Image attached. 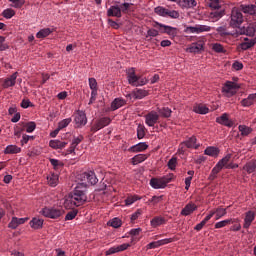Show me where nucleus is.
I'll return each mask as SVG.
<instances>
[{
	"label": "nucleus",
	"mask_w": 256,
	"mask_h": 256,
	"mask_svg": "<svg viewBox=\"0 0 256 256\" xmlns=\"http://www.w3.org/2000/svg\"><path fill=\"white\" fill-rule=\"evenodd\" d=\"M78 182L74 191L70 192L64 200L65 209H74L75 207H81L87 202V183L90 185H97L99 179L95 175V172L89 171L77 175Z\"/></svg>",
	"instance_id": "nucleus-1"
},
{
	"label": "nucleus",
	"mask_w": 256,
	"mask_h": 256,
	"mask_svg": "<svg viewBox=\"0 0 256 256\" xmlns=\"http://www.w3.org/2000/svg\"><path fill=\"white\" fill-rule=\"evenodd\" d=\"M173 177H175V175L168 174L161 178H151L150 186L153 189H165L167 187V184L173 181Z\"/></svg>",
	"instance_id": "nucleus-2"
},
{
	"label": "nucleus",
	"mask_w": 256,
	"mask_h": 256,
	"mask_svg": "<svg viewBox=\"0 0 256 256\" xmlns=\"http://www.w3.org/2000/svg\"><path fill=\"white\" fill-rule=\"evenodd\" d=\"M152 27H154V29H158L159 33L161 34L169 35L170 39H175V36L178 33L177 28L159 23L157 21L152 23Z\"/></svg>",
	"instance_id": "nucleus-3"
},
{
	"label": "nucleus",
	"mask_w": 256,
	"mask_h": 256,
	"mask_svg": "<svg viewBox=\"0 0 256 256\" xmlns=\"http://www.w3.org/2000/svg\"><path fill=\"white\" fill-rule=\"evenodd\" d=\"M63 213H65V211L55 207H44L40 211V215H43V217H47L48 219H59V217L63 216Z\"/></svg>",
	"instance_id": "nucleus-4"
},
{
	"label": "nucleus",
	"mask_w": 256,
	"mask_h": 256,
	"mask_svg": "<svg viewBox=\"0 0 256 256\" xmlns=\"http://www.w3.org/2000/svg\"><path fill=\"white\" fill-rule=\"evenodd\" d=\"M245 18L239 8H233L230 16V27H241Z\"/></svg>",
	"instance_id": "nucleus-5"
},
{
	"label": "nucleus",
	"mask_w": 256,
	"mask_h": 256,
	"mask_svg": "<svg viewBox=\"0 0 256 256\" xmlns=\"http://www.w3.org/2000/svg\"><path fill=\"white\" fill-rule=\"evenodd\" d=\"M109 125H111V119L109 117H101L92 125L91 131L92 133H97V131H101V129H105Z\"/></svg>",
	"instance_id": "nucleus-6"
},
{
	"label": "nucleus",
	"mask_w": 256,
	"mask_h": 256,
	"mask_svg": "<svg viewBox=\"0 0 256 256\" xmlns=\"http://www.w3.org/2000/svg\"><path fill=\"white\" fill-rule=\"evenodd\" d=\"M237 89H239V84L232 81H227L222 88V91L226 94V97H233V95L237 93Z\"/></svg>",
	"instance_id": "nucleus-7"
},
{
	"label": "nucleus",
	"mask_w": 256,
	"mask_h": 256,
	"mask_svg": "<svg viewBox=\"0 0 256 256\" xmlns=\"http://www.w3.org/2000/svg\"><path fill=\"white\" fill-rule=\"evenodd\" d=\"M185 147H186L187 149H197L198 147H201V145H200V144H197V137L192 136V137H190L188 140H186V141H184V142H182V143L180 144V149H181V151H185V150H184Z\"/></svg>",
	"instance_id": "nucleus-8"
},
{
	"label": "nucleus",
	"mask_w": 256,
	"mask_h": 256,
	"mask_svg": "<svg viewBox=\"0 0 256 256\" xmlns=\"http://www.w3.org/2000/svg\"><path fill=\"white\" fill-rule=\"evenodd\" d=\"M145 123L148 127H155L159 123V114L156 111H151L145 115Z\"/></svg>",
	"instance_id": "nucleus-9"
},
{
	"label": "nucleus",
	"mask_w": 256,
	"mask_h": 256,
	"mask_svg": "<svg viewBox=\"0 0 256 256\" xmlns=\"http://www.w3.org/2000/svg\"><path fill=\"white\" fill-rule=\"evenodd\" d=\"M256 45V37H244L242 43H240L239 47L242 51H248V49H253Z\"/></svg>",
	"instance_id": "nucleus-10"
},
{
	"label": "nucleus",
	"mask_w": 256,
	"mask_h": 256,
	"mask_svg": "<svg viewBox=\"0 0 256 256\" xmlns=\"http://www.w3.org/2000/svg\"><path fill=\"white\" fill-rule=\"evenodd\" d=\"M211 31V27L207 25H196L186 27V33H205Z\"/></svg>",
	"instance_id": "nucleus-11"
},
{
	"label": "nucleus",
	"mask_w": 256,
	"mask_h": 256,
	"mask_svg": "<svg viewBox=\"0 0 256 256\" xmlns=\"http://www.w3.org/2000/svg\"><path fill=\"white\" fill-rule=\"evenodd\" d=\"M255 217L256 212L253 210H249L248 212L245 213L243 224L244 229H249V227H251V224L255 221Z\"/></svg>",
	"instance_id": "nucleus-12"
},
{
	"label": "nucleus",
	"mask_w": 256,
	"mask_h": 256,
	"mask_svg": "<svg viewBox=\"0 0 256 256\" xmlns=\"http://www.w3.org/2000/svg\"><path fill=\"white\" fill-rule=\"evenodd\" d=\"M76 127H83L87 125V115L83 111H78L74 118Z\"/></svg>",
	"instance_id": "nucleus-13"
},
{
	"label": "nucleus",
	"mask_w": 256,
	"mask_h": 256,
	"mask_svg": "<svg viewBox=\"0 0 256 256\" xmlns=\"http://www.w3.org/2000/svg\"><path fill=\"white\" fill-rule=\"evenodd\" d=\"M237 33L239 35H247V37H255V28L254 24H249L247 27L238 28Z\"/></svg>",
	"instance_id": "nucleus-14"
},
{
	"label": "nucleus",
	"mask_w": 256,
	"mask_h": 256,
	"mask_svg": "<svg viewBox=\"0 0 256 256\" xmlns=\"http://www.w3.org/2000/svg\"><path fill=\"white\" fill-rule=\"evenodd\" d=\"M176 3L181 9H195L197 7V0H177Z\"/></svg>",
	"instance_id": "nucleus-15"
},
{
	"label": "nucleus",
	"mask_w": 256,
	"mask_h": 256,
	"mask_svg": "<svg viewBox=\"0 0 256 256\" xmlns=\"http://www.w3.org/2000/svg\"><path fill=\"white\" fill-rule=\"evenodd\" d=\"M129 247H131V245L127 243L119 246H113L106 251V255H115V253H121V251H126V249H129Z\"/></svg>",
	"instance_id": "nucleus-16"
},
{
	"label": "nucleus",
	"mask_w": 256,
	"mask_h": 256,
	"mask_svg": "<svg viewBox=\"0 0 256 256\" xmlns=\"http://www.w3.org/2000/svg\"><path fill=\"white\" fill-rule=\"evenodd\" d=\"M127 80L129 85L136 87L137 81H139V76L135 74V68H130L127 71Z\"/></svg>",
	"instance_id": "nucleus-17"
},
{
	"label": "nucleus",
	"mask_w": 256,
	"mask_h": 256,
	"mask_svg": "<svg viewBox=\"0 0 256 256\" xmlns=\"http://www.w3.org/2000/svg\"><path fill=\"white\" fill-rule=\"evenodd\" d=\"M147 149H149L147 142H140L130 147L128 151H130V153H141L143 151H147Z\"/></svg>",
	"instance_id": "nucleus-18"
},
{
	"label": "nucleus",
	"mask_w": 256,
	"mask_h": 256,
	"mask_svg": "<svg viewBox=\"0 0 256 256\" xmlns=\"http://www.w3.org/2000/svg\"><path fill=\"white\" fill-rule=\"evenodd\" d=\"M216 123L224 125L225 127H233V121L229 119V114L227 113H224L220 117H217Z\"/></svg>",
	"instance_id": "nucleus-19"
},
{
	"label": "nucleus",
	"mask_w": 256,
	"mask_h": 256,
	"mask_svg": "<svg viewBox=\"0 0 256 256\" xmlns=\"http://www.w3.org/2000/svg\"><path fill=\"white\" fill-rule=\"evenodd\" d=\"M17 75L18 73H13L10 77L6 78L3 82V88L9 89V87H15V84L17 83Z\"/></svg>",
	"instance_id": "nucleus-20"
},
{
	"label": "nucleus",
	"mask_w": 256,
	"mask_h": 256,
	"mask_svg": "<svg viewBox=\"0 0 256 256\" xmlns=\"http://www.w3.org/2000/svg\"><path fill=\"white\" fill-rule=\"evenodd\" d=\"M238 9L241 11V13H245L246 15L256 16V6L254 4H250V5L242 4Z\"/></svg>",
	"instance_id": "nucleus-21"
},
{
	"label": "nucleus",
	"mask_w": 256,
	"mask_h": 256,
	"mask_svg": "<svg viewBox=\"0 0 256 256\" xmlns=\"http://www.w3.org/2000/svg\"><path fill=\"white\" fill-rule=\"evenodd\" d=\"M256 103V93L249 94L247 98L241 100L240 105L242 107H251V105H255Z\"/></svg>",
	"instance_id": "nucleus-22"
},
{
	"label": "nucleus",
	"mask_w": 256,
	"mask_h": 256,
	"mask_svg": "<svg viewBox=\"0 0 256 256\" xmlns=\"http://www.w3.org/2000/svg\"><path fill=\"white\" fill-rule=\"evenodd\" d=\"M83 139H84L83 135L74 137L69 149L67 150V154L71 155V153H75V149L77 148V145H79L81 141H83Z\"/></svg>",
	"instance_id": "nucleus-23"
},
{
	"label": "nucleus",
	"mask_w": 256,
	"mask_h": 256,
	"mask_svg": "<svg viewBox=\"0 0 256 256\" xmlns=\"http://www.w3.org/2000/svg\"><path fill=\"white\" fill-rule=\"evenodd\" d=\"M166 223L167 220L162 216H156L150 221V225L153 229H157V227H161V225H165Z\"/></svg>",
	"instance_id": "nucleus-24"
},
{
	"label": "nucleus",
	"mask_w": 256,
	"mask_h": 256,
	"mask_svg": "<svg viewBox=\"0 0 256 256\" xmlns=\"http://www.w3.org/2000/svg\"><path fill=\"white\" fill-rule=\"evenodd\" d=\"M197 209V205H195L194 203H188L181 211V215H183L184 217H187L188 215H191V213H193V211H196Z\"/></svg>",
	"instance_id": "nucleus-25"
},
{
	"label": "nucleus",
	"mask_w": 256,
	"mask_h": 256,
	"mask_svg": "<svg viewBox=\"0 0 256 256\" xmlns=\"http://www.w3.org/2000/svg\"><path fill=\"white\" fill-rule=\"evenodd\" d=\"M223 15H225V10L218 8L216 10H212V12L210 13V19H212L213 21H219V19H221Z\"/></svg>",
	"instance_id": "nucleus-26"
},
{
	"label": "nucleus",
	"mask_w": 256,
	"mask_h": 256,
	"mask_svg": "<svg viewBox=\"0 0 256 256\" xmlns=\"http://www.w3.org/2000/svg\"><path fill=\"white\" fill-rule=\"evenodd\" d=\"M67 144V142L61 140H51L49 142V146L52 149H65V147H67Z\"/></svg>",
	"instance_id": "nucleus-27"
},
{
	"label": "nucleus",
	"mask_w": 256,
	"mask_h": 256,
	"mask_svg": "<svg viewBox=\"0 0 256 256\" xmlns=\"http://www.w3.org/2000/svg\"><path fill=\"white\" fill-rule=\"evenodd\" d=\"M193 111L199 115H207V113H209V108L205 106V104H196L193 107Z\"/></svg>",
	"instance_id": "nucleus-28"
},
{
	"label": "nucleus",
	"mask_w": 256,
	"mask_h": 256,
	"mask_svg": "<svg viewBox=\"0 0 256 256\" xmlns=\"http://www.w3.org/2000/svg\"><path fill=\"white\" fill-rule=\"evenodd\" d=\"M230 223H239V219H226L215 224V229H223V227H227Z\"/></svg>",
	"instance_id": "nucleus-29"
},
{
	"label": "nucleus",
	"mask_w": 256,
	"mask_h": 256,
	"mask_svg": "<svg viewBox=\"0 0 256 256\" xmlns=\"http://www.w3.org/2000/svg\"><path fill=\"white\" fill-rule=\"evenodd\" d=\"M125 103V99L123 98L114 99L111 103V111H117V109H121Z\"/></svg>",
	"instance_id": "nucleus-30"
},
{
	"label": "nucleus",
	"mask_w": 256,
	"mask_h": 256,
	"mask_svg": "<svg viewBox=\"0 0 256 256\" xmlns=\"http://www.w3.org/2000/svg\"><path fill=\"white\" fill-rule=\"evenodd\" d=\"M5 155H17L21 153V148L17 145H8L4 150Z\"/></svg>",
	"instance_id": "nucleus-31"
},
{
	"label": "nucleus",
	"mask_w": 256,
	"mask_h": 256,
	"mask_svg": "<svg viewBox=\"0 0 256 256\" xmlns=\"http://www.w3.org/2000/svg\"><path fill=\"white\" fill-rule=\"evenodd\" d=\"M108 17H121V8L119 6H111L107 11Z\"/></svg>",
	"instance_id": "nucleus-32"
},
{
	"label": "nucleus",
	"mask_w": 256,
	"mask_h": 256,
	"mask_svg": "<svg viewBox=\"0 0 256 256\" xmlns=\"http://www.w3.org/2000/svg\"><path fill=\"white\" fill-rule=\"evenodd\" d=\"M148 157H149V155H147V154L135 155L131 159V163H132V165H139V163H143V161H147Z\"/></svg>",
	"instance_id": "nucleus-33"
},
{
	"label": "nucleus",
	"mask_w": 256,
	"mask_h": 256,
	"mask_svg": "<svg viewBox=\"0 0 256 256\" xmlns=\"http://www.w3.org/2000/svg\"><path fill=\"white\" fill-rule=\"evenodd\" d=\"M244 171H246L249 175L251 173H255L256 171V160H251L248 163H246L243 167Z\"/></svg>",
	"instance_id": "nucleus-34"
},
{
	"label": "nucleus",
	"mask_w": 256,
	"mask_h": 256,
	"mask_svg": "<svg viewBox=\"0 0 256 256\" xmlns=\"http://www.w3.org/2000/svg\"><path fill=\"white\" fill-rule=\"evenodd\" d=\"M149 95V91L143 89H135L133 91V99H145Z\"/></svg>",
	"instance_id": "nucleus-35"
},
{
	"label": "nucleus",
	"mask_w": 256,
	"mask_h": 256,
	"mask_svg": "<svg viewBox=\"0 0 256 256\" xmlns=\"http://www.w3.org/2000/svg\"><path fill=\"white\" fill-rule=\"evenodd\" d=\"M47 181L50 187H57V185L59 184V175L53 173L47 176Z\"/></svg>",
	"instance_id": "nucleus-36"
},
{
	"label": "nucleus",
	"mask_w": 256,
	"mask_h": 256,
	"mask_svg": "<svg viewBox=\"0 0 256 256\" xmlns=\"http://www.w3.org/2000/svg\"><path fill=\"white\" fill-rule=\"evenodd\" d=\"M203 45L204 43L202 41L192 43L189 47L190 53H199L200 51H203Z\"/></svg>",
	"instance_id": "nucleus-37"
},
{
	"label": "nucleus",
	"mask_w": 256,
	"mask_h": 256,
	"mask_svg": "<svg viewBox=\"0 0 256 256\" xmlns=\"http://www.w3.org/2000/svg\"><path fill=\"white\" fill-rule=\"evenodd\" d=\"M30 227H32V229H41L43 227V219L41 218H33L30 221Z\"/></svg>",
	"instance_id": "nucleus-38"
},
{
	"label": "nucleus",
	"mask_w": 256,
	"mask_h": 256,
	"mask_svg": "<svg viewBox=\"0 0 256 256\" xmlns=\"http://www.w3.org/2000/svg\"><path fill=\"white\" fill-rule=\"evenodd\" d=\"M50 33H53L51 28H43L36 34V37L37 39H45V37H49Z\"/></svg>",
	"instance_id": "nucleus-39"
},
{
	"label": "nucleus",
	"mask_w": 256,
	"mask_h": 256,
	"mask_svg": "<svg viewBox=\"0 0 256 256\" xmlns=\"http://www.w3.org/2000/svg\"><path fill=\"white\" fill-rule=\"evenodd\" d=\"M204 154L208 155L209 157H217L219 155V149L210 146L205 149Z\"/></svg>",
	"instance_id": "nucleus-40"
},
{
	"label": "nucleus",
	"mask_w": 256,
	"mask_h": 256,
	"mask_svg": "<svg viewBox=\"0 0 256 256\" xmlns=\"http://www.w3.org/2000/svg\"><path fill=\"white\" fill-rule=\"evenodd\" d=\"M238 129L242 137H247L248 135H251V132L253 131V129H251L249 126H246V125H240Z\"/></svg>",
	"instance_id": "nucleus-41"
},
{
	"label": "nucleus",
	"mask_w": 256,
	"mask_h": 256,
	"mask_svg": "<svg viewBox=\"0 0 256 256\" xmlns=\"http://www.w3.org/2000/svg\"><path fill=\"white\" fill-rule=\"evenodd\" d=\"M158 113L162 117H165L166 119H168L169 117H171V113H173V111H171V108L169 107H164V108L158 109Z\"/></svg>",
	"instance_id": "nucleus-42"
},
{
	"label": "nucleus",
	"mask_w": 256,
	"mask_h": 256,
	"mask_svg": "<svg viewBox=\"0 0 256 256\" xmlns=\"http://www.w3.org/2000/svg\"><path fill=\"white\" fill-rule=\"evenodd\" d=\"M214 213L216 215V221H219V219L227 215V209L219 207L214 211Z\"/></svg>",
	"instance_id": "nucleus-43"
},
{
	"label": "nucleus",
	"mask_w": 256,
	"mask_h": 256,
	"mask_svg": "<svg viewBox=\"0 0 256 256\" xmlns=\"http://www.w3.org/2000/svg\"><path fill=\"white\" fill-rule=\"evenodd\" d=\"M181 15L179 14V11L167 9L166 11V17H169L170 19H179Z\"/></svg>",
	"instance_id": "nucleus-44"
},
{
	"label": "nucleus",
	"mask_w": 256,
	"mask_h": 256,
	"mask_svg": "<svg viewBox=\"0 0 256 256\" xmlns=\"http://www.w3.org/2000/svg\"><path fill=\"white\" fill-rule=\"evenodd\" d=\"M208 6L210 9H212V11L221 9V3L219 0H208Z\"/></svg>",
	"instance_id": "nucleus-45"
},
{
	"label": "nucleus",
	"mask_w": 256,
	"mask_h": 256,
	"mask_svg": "<svg viewBox=\"0 0 256 256\" xmlns=\"http://www.w3.org/2000/svg\"><path fill=\"white\" fill-rule=\"evenodd\" d=\"M50 164L55 169V171H57L63 167V162H61L57 159H54V158H50Z\"/></svg>",
	"instance_id": "nucleus-46"
},
{
	"label": "nucleus",
	"mask_w": 256,
	"mask_h": 256,
	"mask_svg": "<svg viewBox=\"0 0 256 256\" xmlns=\"http://www.w3.org/2000/svg\"><path fill=\"white\" fill-rule=\"evenodd\" d=\"M140 199H141V197H139L138 195L128 196L125 199V205H127L129 207V205H133V203H135L136 201H139Z\"/></svg>",
	"instance_id": "nucleus-47"
},
{
	"label": "nucleus",
	"mask_w": 256,
	"mask_h": 256,
	"mask_svg": "<svg viewBox=\"0 0 256 256\" xmlns=\"http://www.w3.org/2000/svg\"><path fill=\"white\" fill-rule=\"evenodd\" d=\"M167 9L163 6H158L154 9L156 15H159L160 17H166L167 16Z\"/></svg>",
	"instance_id": "nucleus-48"
},
{
	"label": "nucleus",
	"mask_w": 256,
	"mask_h": 256,
	"mask_svg": "<svg viewBox=\"0 0 256 256\" xmlns=\"http://www.w3.org/2000/svg\"><path fill=\"white\" fill-rule=\"evenodd\" d=\"M221 169H223L222 166L219 165V163H217L211 171L210 179H215V177H217V174L221 171Z\"/></svg>",
	"instance_id": "nucleus-49"
},
{
	"label": "nucleus",
	"mask_w": 256,
	"mask_h": 256,
	"mask_svg": "<svg viewBox=\"0 0 256 256\" xmlns=\"http://www.w3.org/2000/svg\"><path fill=\"white\" fill-rule=\"evenodd\" d=\"M2 15L5 19H11L12 17H15V10L8 8L2 12Z\"/></svg>",
	"instance_id": "nucleus-50"
},
{
	"label": "nucleus",
	"mask_w": 256,
	"mask_h": 256,
	"mask_svg": "<svg viewBox=\"0 0 256 256\" xmlns=\"http://www.w3.org/2000/svg\"><path fill=\"white\" fill-rule=\"evenodd\" d=\"M108 225H110V227H113L114 229H119V227H121V219L114 218L108 222Z\"/></svg>",
	"instance_id": "nucleus-51"
},
{
	"label": "nucleus",
	"mask_w": 256,
	"mask_h": 256,
	"mask_svg": "<svg viewBox=\"0 0 256 256\" xmlns=\"http://www.w3.org/2000/svg\"><path fill=\"white\" fill-rule=\"evenodd\" d=\"M229 161H231V154L226 155L224 158H222L218 164L221 166V168L223 169V167H227V165L229 164Z\"/></svg>",
	"instance_id": "nucleus-52"
},
{
	"label": "nucleus",
	"mask_w": 256,
	"mask_h": 256,
	"mask_svg": "<svg viewBox=\"0 0 256 256\" xmlns=\"http://www.w3.org/2000/svg\"><path fill=\"white\" fill-rule=\"evenodd\" d=\"M137 137L138 139H143L145 137V126L139 124L137 127Z\"/></svg>",
	"instance_id": "nucleus-53"
},
{
	"label": "nucleus",
	"mask_w": 256,
	"mask_h": 256,
	"mask_svg": "<svg viewBox=\"0 0 256 256\" xmlns=\"http://www.w3.org/2000/svg\"><path fill=\"white\" fill-rule=\"evenodd\" d=\"M26 127V133H33L37 127L35 122H28L24 125Z\"/></svg>",
	"instance_id": "nucleus-54"
},
{
	"label": "nucleus",
	"mask_w": 256,
	"mask_h": 256,
	"mask_svg": "<svg viewBox=\"0 0 256 256\" xmlns=\"http://www.w3.org/2000/svg\"><path fill=\"white\" fill-rule=\"evenodd\" d=\"M212 49L215 53H225V48L220 43H214Z\"/></svg>",
	"instance_id": "nucleus-55"
},
{
	"label": "nucleus",
	"mask_w": 256,
	"mask_h": 256,
	"mask_svg": "<svg viewBox=\"0 0 256 256\" xmlns=\"http://www.w3.org/2000/svg\"><path fill=\"white\" fill-rule=\"evenodd\" d=\"M10 3H13L12 7L15 9H21L25 5V0H9Z\"/></svg>",
	"instance_id": "nucleus-56"
},
{
	"label": "nucleus",
	"mask_w": 256,
	"mask_h": 256,
	"mask_svg": "<svg viewBox=\"0 0 256 256\" xmlns=\"http://www.w3.org/2000/svg\"><path fill=\"white\" fill-rule=\"evenodd\" d=\"M159 29H148L147 31V35H146V39H148V37H158L159 35Z\"/></svg>",
	"instance_id": "nucleus-57"
},
{
	"label": "nucleus",
	"mask_w": 256,
	"mask_h": 256,
	"mask_svg": "<svg viewBox=\"0 0 256 256\" xmlns=\"http://www.w3.org/2000/svg\"><path fill=\"white\" fill-rule=\"evenodd\" d=\"M149 83V80L145 77H139L136 82V87H143V85H147Z\"/></svg>",
	"instance_id": "nucleus-58"
},
{
	"label": "nucleus",
	"mask_w": 256,
	"mask_h": 256,
	"mask_svg": "<svg viewBox=\"0 0 256 256\" xmlns=\"http://www.w3.org/2000/svg\"><path fill=\"white\" fill-rule=\"evenodd\" d=\"M69 123H71V118H66L62 121L59 122L58 124V128L61 129H65V127L69 126Z\"/></svg>",
	"instance_id": "nucleus-59"
},
{
	"label": "nucleus",
	"mask_w": 256,
	"mask_h": 256,
	"mask_svg": "<svg viewBox=\"0 0 256 256\" xmlns=\"http://www.w3.org/2000/svg\"><path fill=\"white\" fill-rule=\"evenodd\" d=\"M168 167L171 169V171H175V167H177V157H172L168 161Z\"/></svg>",
	"instance_id": "nucleus-60"
},
{
	"label": "nucleus",
	"mask_w": 256,
	"mask_h": 256,
	"mask_svg": "<svg viewBox=\"0 0 256 256\" xmlns=\"http://www.w3.org/2000/svg\"><path fill=\"white\" fill-rule=\"evenodd\" d=\"M141 215H143V210L141 209H138L136 212H134L130 219H131V222L133 223L134 221H137V219H139V217H141Z\"/></svg>",
	"instance_id": "nucleus-61"
},
{
	"label": "nucleus",
	"mask_w": 256,
	"mask_h": 256,
	"mask_svg": "<svg viewBox=\"0 0 256 256\" xmlns=\"http://www.w3.org/2000/svg\"><path fill=\"white\" fill-rule=\"evenodd\" d=\"M75 217H77V211L73 210V211H70L66 214L65 220L66 221H73V219H75Z\"/></svg>",
	"instance_id": "nucleus-62"
},
{
	"label": "nucleus",
	"mask_w": 256,
	"mask_h": 256,
	"mask_svg": "<svg viewBox=\"0 0 256 256\" xmlns=\"http://www.w3.org/2000/svg\"><path fill=\"white\" fill-rule=\"evenodd\" d=\"M18 226H19V222L17 221V217H13L10 223L8 224V227L10 229H17Z\"/></svg>",
	"instance_id": "nucleus-63"
},
{
	"label": "nucleus",
	"mask_w": 256,
	"mask_h": 256,
	"mask_svg": "<svg viewBox=\"0 0 256 256\" xmlns=\"http://www.w3.org/2000/svg\"><path fill=\"white\" fill-rule=\"evenodd\" d=\"M161 247L159 244V240L158 241H154V242H150L149 244H147L146 249H157Z\"/></svg>",
	"instance_id": "nucleus-64"
}]
</instances>
